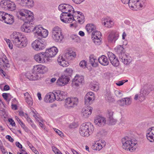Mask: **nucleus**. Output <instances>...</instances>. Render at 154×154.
<instances>
[{
	"mask_svg": "<svg viewBox=\"0 0 154 154\" xmlns=\"http://www.w3.org/2000/svg\"><path fill=\"white\" fill-rule=\"evenodd\" d=\"M95 35L98 36V35L101 36V33L99 31H94L92 33V35Z\"/></svg>",
	"mask_w": 154,
	"mask_h": 154,
	"instance_id": "nucleus-62",
	"label": "nucleus"
},
{
	"mask_svg": "<svg viewBox=\"0 0 154 154\" xmlns=\"http://www.w3.org/2000/svg\"><path fill=\"white\" fill-rule=\"evenodd\" d=\"M33 70L34 72L44 73L48 71V69L45 66L39 64L33 66Z\"/></svg>",
	"mask_w": 154,
	"mask_h": 154,
	"instance_id": "nucleus-19",
	"label": "nucleus"
},
{
	"mask_svg": "<svg viewBox=\"0 0 154 154\" xmlns=\"http://www.w3.org/2000/svg\"><path fill=\"white\" fill-rule=\"evenodd\" d=\"M51 37L54 42H61L64 38L62 29L58 26L53 27L51 30Z\"/></svg>",
	"mask_w": 154,
	"mask_h": 154,
	"instance_id": "nucleus-6",
	"label": "nucleus"
},
{
	"mask_svg": "<svg viewBox=\"0 0 154 154\" xmlns=\"http://www.w3.org/2000/svg\"><path fill=\"white\" fill-rule=\"evenodd\" d=\"M53 129L54 131L56 132V133L59 135L61 137L63 136V133L61 131L56 128H54Z\"/></svg>",
	"mask_w": 154,
	"mask_h": 154,
	"instance_id": "nucleus-58",
	"label": "nucleus"
},
{
	"mask_svg": "<svg viewBox=\"0 0 154 154\" xmlns=\"http://www.w3.org/2000/svg\"><path fill=\"white\" fill-rule=\"evenodd\" d=\"M54 94L55 95V99L57 100L62 101L66 97V93L63 91H57L54 92Z\"/></svg>",
	"mask_w": 154,
	"mask_h": 154,
	"instance_id": "nucleus-22",
	"label": "nucleus"
},
{
	"mask_svg": "<svg viewBox=\"0 0 154 154\" xmlns=\"http://www.w3.org/2000/svg\"><path fill=\"white\" fill-rule=\"evenodd\" d=\"M98 61L103 66H107L109 63L107 58L103 55H102L98 59Z\"/></svg>",
	"mask_w": 154,
	"mask_h": 154,
	"instance_id": "nucleus-35",
	"label": "nucleus"
},
{
	"mask_svg": "<svg viewBox=\"0 0 154 154\" xmlns=\"http://www.w3.org/2000/svg\"><path fill=\"white\" fill-rule=\"evenodd\" d=\"M27 121L29 124L32 123L33 121L29 117L28 115H25V117Z\"/></svg>",
	"mask_w": 154,
	"mask_h": 154,
	"instance_id": "nucleus-63",
	"label": "nucleus"
},
{
	"mask_svg": "<svg viewBox=\"0 0 154 154\" xmlns=\"http://www.w3.org/2000/svg\"><path fill=\"white\" fill-rule=\"evenodd\" d=\"M77 125L75 122H72L71 123L69 126V127L70 128H74L77 127Z\"/></svg>",
	"mask_w": 154,
	"mask_h": 154,
	"instance_id": "nucleus-64",
	"label": "nucleus"
},
{
	"mask_svg": "<svg viewBox=\"0 0 154 154\" xmlns=\"http://www.w3.org/2000/svg\"><path fill=\"white\" fill-rule=\"evenodd\" d=\"M93 42L96 45H99L100 44L101 42V38L98 39H92Z\"/></svg>",
	"mask_w": 154,
	"mask_h": 154,
	"instance_id": "nucleus-56",
	"label": "nucleus"
},
{
	"mask_svg": "<svg viewBox=\"0 0 154 154\" xmlns=\"http://www.w3.org/2000/svg\"><path fill=\"white\" fill-rule=\"evenodd\" d=\"M94 130V127L91 123L87 122L82 124L80 127L79 132L82 137H88Z\"/></svg>",
	"mask_w": 154,
	"mask_h": 154,
	"instance_id": "nucleus-4",
	"label": "nucleus"
},
{
	"mask_svg": "<svg viewBox=\"0 0 154 154\" xmlns=\"http://www.w3.org/2000/svg\"><path fill=\"white\" fill-rule=\"evenodd\" d=\"M120 105L122 106L130 105L131 103V100L129 97H126L122 98L121 100Z\"/></svg>",
	"mask_w": 154,
	"mask_h": 154,
	"instance_id": "nucleus-36",
	"label": "nucleus"
},
{
	"mask_svg": "<svg viewBox=\"0 0 154 154\" xmlns=\"http://www.w3.org/2000/svg\"><path fill=\"white\" fill-rule=\"evenodd\" d=\"M107 55L110 62L112 60L116 57L114 54L111 52H109L107 53Z\"/></svg>",
	"mask_w": 154,
	"mask_h": 154,
	"instance_id": "nucleus-50",
	"label": "nucleus"
},
{
	"mask_svg": "<svg viewBox=\"0 0 154 154\" xmlns=\"http://www.w3.org/2000/svg\"><path fill=\"white\" fill-rule=\"evenodd\" d=\"M5 40L6 42L7 43L8 45V46L10 49H12L13 47V44H12L11 41L9 39H7L6 38H5Z\"/></svg>",
	"mask_w": 154,
	"mask_h": 154,
	"instance_id": "nucleus-51",
	"label": "nucleus"
},
{
	"mask_svg": "<svg viewBox=\"0 0 154 154\" xmlns=\"http://www.w3.org/2000/svg\"><path fill=\"white\" fill-rule=\"evenodd\" d=\"M85 29L87 32L89 33L93 31H95L96 29V27L93 24H88L86 25Z\"/></svg>",
	"mask_w": 154,
	"mask_h": 154,
	"instance_id": "nucleus-38",
	"label": "nucleus"
},
{
	"mask_svg": "<svg viewBox=\"0 0 154 154\" xmlns=\"http://www.w3.org/2000/svg\"><path fill=\"white\" fill-rule=\"evenodd\" d=\"M26 76L29 80H35L38 79L37 75L34 73H33L32 74L27 73L26 74Z\"/></svg>",
	"mask_w": 154,
	"mask_h": 154,
	"instance_id": "nucleus-42",
	"label": "nucleus"
},
{
	"mask_svg": "<svg viewBox=\"0 0 154 154\" xmlns=\"http://www.w3.org/2000/svg\"><path fill=\"white\" fill-rule=\"evenodd\" d=\"M138 95L139 97V101L142 102L145 100V96L142 93H141V91H140V93Z\"/></svg>",
	"mask_w": 154,
	"mask_h": 154,
	"instance_id": "nucleus-54",
	"label": "nucleus"
},
{
	"mask_svg": "<svg viewBox=\"0 0 154 154\" xmlns=\"http://www.w3.org/2000/svg\"><path fill=\"white\" fill-rule=\"evenodd\" d=\"M3 54L2 60L4 63V64L3 65V66L7 67H10V65L8 63V61L7 59L6 56L4 54Z\"/></svg>",
	"mask_w": 154,
	"mask_h": 154,
	"instance_id": "nucleus-41",
	"label": "nucleus"
},
{
	"mask_svg": "<svg viewBox=\"0 0 154 154\" xmlns=\"http://www.w3.org/2000/svg\"><path fill=\"white\" fill-rule=\"evenodd\" d=\"M105 98L106 100L109 102L113 101V98H112L110 92L108 91L105 95Z\"/></svg>",
	"mask_w": 154,
	"mask_h": 154,
	"instance_id": "nucleus-45",
	"label": "nucleus"
},
{
	"mask_svg": "<svg viewBox=\"0 0 154 154\" xmlns=\"http://www.w3.org/2000/svg\"><path fill=\"white\" fill-rule=\"evenodd\" d=\"M55 95L54 93L50 92L47 93L45 97L44 101L47 103L53 102L56 100Z\"/></svg>",
	"mask_w": 154,
	"mask_h": 154,
	"instance_id": "nucleus-24",
	"label": "nucleus"
},
{
	"mask_svg": "<svg viewBox=\"0 0 154 154\" xmlns=\"http://www.w3.org/2000/svg\"><path fill=\"white\" fill-rule=\"evenodd\" d=\"M20 7L31 9L35 6L34 0H15Z\"/></svg>",
	"mask_w": 154,
	"mask_h": 154,
	"instance_id": "nucleus-7",
	"label": "nucleus"
},
{
	"mask_svg": "<svg viewBox=\"0 0 154 154\" xmlns=\"http://www.w3.org/2000/svg\"><path fill=\"white\" fill-rule=\"evenodd\" d=\"M71 38L74 42H78L80 41L79 37L76 35H72Z\"/></svg>",
	"mask_w": 154,
	"mask_h": 154,
	"instance_id": "nucleus-48",
	"label": "nucleus"
},
{
	"mask_svg": "<svg viewBox=\"0 0 154 154\" xmlns=\"http://www.w3.org/2000/svg\"><path fill=\"white\" fill-rule=\"evenodd\" d=\"M0 5L3 8H7L11 11L15 10L16 7L14 2L10 0L2 1L0 3Z\"/></svg>",
	"mask_w": 154,
	"mask_h": 154,
	"instance_id": "nucleus-12",
	"label": "nucleus"
},
{
	"mask_svg": "<svg viewBox=\"0 0 154 154\" xmlns=\"http://www.w3.org/2000/svg\"><path fill=\"white\" fill-rule=\"evenodd\" d=\"M72 72L73 70L71 68H67L63 72L64 74L68 76L71 75L72 74Z\"/></svg>",
	"mask_w": 154,
	"mask_h": 154,
	"instance_id": "nucleus-47",
	"label": "nucleus"
},
{
	"mask_svg": "<svg viewBox=\"0 0 154 154\" xmlns=\"http://www.w3.org/2000/svg\"><path fill=\"white\" fill-rule=\"evenodd\" d=\"M119 57L120 60L126 65L129 64L132 61L131 57L129 55L125 53L119 54Z\"/></svg>",
	"mask_w": 154,
	"mask_h": 154,
	"instance_id": "nucleus-20",
	"label": "nucleus"
},
{
	"mask_svg": "<svg viewBox=\"0 0 154 154\" xmlns=\"http://www.w3.org/2000/svg\"><path fill=\"white\" fill-rule=\"evenodd\" d=\"M115 51L119 54V55L121 54L125 53L124 52V48L122 46L118 45L114 48Z\"/></svg>",
	"mask_w": 154,
	"mask_h": 154,
	"instance_id": "nucleus-40",
	"label": "nucleus"
},
{
	"mask_svg": "<svg viewBox=\"0 0 154 154\" xmlns=\"http://www.w3.org/2000/svg\"><path fill=\"white\" fill-rule=\"evenodd\" d=\"M78 103V99L77 98H68L65 100V106L66 107L70 109L76 106Z\"/></svg>",
	"mask_w": 154,
	"mask_h": 154,
	"instance_id": "nucleus-11",
	"label": "nucleus"
},
{
	"mask_svg": "<svg viewBox=\"0 0 154 154\" xmlns=\"http://www.w3.org/2000/svg\"><path fill=\"white\" fill-rule=\"evenodd\" d=\"M58 51V49L55 47L53 46L46 49L45 52L50 62L51 59L54 57L57 54Z\"/></svg>",
	"mask_w": 154,
	"mask_h": 154,
	"instance_id": "nucleus-13",
	"label": "nucleus"
},
{
	"mask_svg": "<svg viewBox=\"0 0 154 154\" xmlns=\"http://www.w3.org/2000/svg\"><path fill=\"white\" fill-rule=\"evenodd\" d=\"M106 122L105 118L102 116H97L94 119V122L96 125L98 126L104 125L105 124Z\"/></svg>",
	"mask_w": 154,
	"mask_h": 154,
	"instance_id": "nucleus-26",
	"label": "nucleus"
},
{
	"mask_svg": "<svg viewBox=\"0 0 154 154\" xmlns=\"http://www.w3.org/2000/svg\"><path fill=\"white\" fill-rule=\"evenodd\" d=\"M24 95L26 103L29 106H32L33 104V100L29 93L26 92L24 94Z\"/></svg>",
	"mask_w": 154,
	"mask_h": 154,
	"instance_id": "nucleus-33",
	"label": "nucleus"
},
{
	"mask_svg": "<svg viewBox=\"0 0 154 154\" xmlns=\"http://www.w3.org/2000/svg\"><path fill=\"white\" fill-rule=\"evenodd\" d=\"M32 48L35 50L39 51L45 48V45L40 40L36 39L31 44Z\"/></svg>",
	"mask_w": 154,
	"mask_h": 154,
	"instance_id": "nucleus-14",
	"label": "nucleus"
},
{
	"mask_svg": "<svg viewBox=\"0 0 154 154\" xmlns=\"http://www.w3.org/2000/svg\"><path fill=\"white\" fill-rule=\"evenodd\" d=\"M95 99V94L92 92H88L85 97L84 101L86 105L91 104Z\"/></svg>",
	"mask_w": 154,
	"mask_h": 154,
	"instance_id": "nucleus-18",
	"label": "nucleus"
},
{
	"mask_svg": "<svg viewBox=\"0 0 154 154\" xmlns=\"http://www.w3.org/2000/svg\"><path fill=\"white\" fill-rule=\"evenodd\" d=\"M4 21L5 23L9 25H11L14 22V17L7 13Z\"/></svg>",
	"mask_w": 154,
	"mask_h": 154,
	"instance_id": "nucleus-31",
	"label": "nucleus"
},
{
	"mask_svg": "<svg viewBox=\"0 0 154 154\" xmlns=\"http://www.w3.org/2000/svg\"><path fill=\"white\" fill-rule=\"evenodd\" d=\"M34 114L33 115V117L36 120L38 121H39L40 120V119H42L41 118H40L39 117V115L38 114L34 112Z\"/></svg>",
	"mask_w": 154,
	"mask_h": 154,
	"instance_id": "nucleus-60",
	"label": "nucleus"
},
{
	"mask_svg": "<svg viewBox=\"0 0 154 154\" xmlns=\"http://www.w3.org/2000/svg\"><path fill=\"white\" fill-rule=\"evenodd\" d=\"M91 89L94 91H97L98 90L99 87L98 83L96 81H94L91 82L90 85Z\"/></svg>",
	"mask_w": 154,
	"mask_h": 154,
	"instance_id": "nucleus-39",
	"label": "nucleus"
},
{
	"mask_svg": "<svg viewBox=\"0 0 154 154\" xmlns=\"http://www.w3.org/2000/svg\"><path fill=\"white\" fill-rule=\"evenodd\" d=\"M76 56V54L75 52L72 51H68L65 54V56L67 59L69 60L74 59Z\"/></svg>",
	"mask_w": 154,
	"mask_h": 154,
	"instance_id": "nucleus-34",
	"label": "nucleus"
},
{
	"mask_svg": "<svg viewBox=\"0 0 154 154\" xmlns=\"http://www.w3.org/2000/svg\"><path fill=\"white\" fill-rule=\"evenodd\" d=\"M7 13L3 11H0V20H4Z\"/></svg>",
	"mask_w": 154,
	"mask_h": 154,
	"instance_id": "nucleus-52",
	"label": "nucleus"
},
{
	"mask_svg": "<svg viewBox=\"0 0 154 154\" xmlns=\"http://www.w3.org/2000/svg\"><path fill=\"white\" fill-rule=\"evenodd\" d=\"M119 36V35L118 33L111 32L108 36V40L110 42L115 43L118 39Z\"/></svg>",
	"mask_w": 154,
	"mask_h": 154,
	"instance_id": "nucleus-29",
	"label": "nucleus"
},
{
	"mask_svg": "<svg viewBox=\"0 0 154 154\" xmlns=\"http://www.w3.org/2000/svg\"><path fill=\"white\" fill-rule=\"evenodd\" d=\"M97 59L94 55H91L89 57V62L92 66L96 67L98 65Z\"/></svg>",
	"mask_w": 154,
	"mask_h": 154,
	"instance_id": "nucleus-32",
	"label": "nucleus"
},
{
	"mask_svg": "<svg viewBox=\"0 0 154 154\" xmlns=\"http://www.w3.org/2000/svg\"><path fill=\"white\" fill-rule=\"evenodd\" d=\"M42 29H43V27L41 26L38 25L34 28L33 32L35 36H40V35H42L41 32V30H42Z\"/></svg>",
	"mask_w": 154,
	"mask_h": 154,
	"instance_id": "nucleus-37",
	"label": "nucleus"
},
{
	"mask_svg": "<svg viewBox=\"0 0 154 154\" xmlns=\"http://www.w3.org/2000/svg\"><path fill=\"white\" fill-rule=\"evenodd\" d=\"M42 30H41V34H42V35H40V37L45 38L48 36V31L47 30L43 28V29Z\"/></svg>",
	"mask_w": 154,
	"mask_h": 154,
	"instance_id": "nucleus-46",
	"label": "nucleus"
},
{
	"mask_svg": "<svg viewBox=\"0 0 154 154\" xmlns=\"http://www.w3.org/2000/svg\"><path fill=\"white\" fill-rule=\"evenodd\" d=\"M128 81V80L125 81L123 80L118 82L116 83V84L118 86H120L122 85Z\"/></svg>",
	"mask_w": 154,
	"mask_h": 154,
	"instance_id": "nucleus-59",
	"label": "nucleus"
},
{
	"mask_svg": "<svg viewBox=\"0 0 154 154\" xmlns=\"http://www.w3.org/2000/svg\"><path fill=\"white\" fill-rule=\"evenodd\" d=\"M17 16L18 19L25 22H29L34 19L33 13L27 9L23 8L18 10L17 12Z\"/></svg>",
	"mask_w": 154,
	"mask_h": 154,
	"instance_id": "nucleus-2",
	"label": "nucleus"
},
{
	"mask_svg": "<svg viewBox=\"0 0 154 154\" xmlns=\"http://www.w3.org/2000/svg\"><path fill=\"white\" fill-rule=\"evenodd\" d=\"M3 98L8 102H9L13 97L9 93H4L2 94Z\"/></svg>",
	"mask_w": 154,
	"mask_h": 154,
	"instance_id": "nucleus-44",
	"label": "nucleus"
},
{
	"mask_svg": "<svg viewBox=\"0 0 154 154\" xmlns=\"http://www.w3.org/2000/svg\"><path fill=\"white\" fill-rule=\"evenodd\" d=\"M80 66L83 68H85L87 66V62L85 60H83L81 61L79 63Z\"/></svg>",
	"mask_w": 154,
	"mask_h": 154,
	"instance_id": "nucleus-53",
	"label": "nucleus"
},
{
	"mask_svg": "<svg viewBox=\"0 0 154 154\" xmlns=\"http://www.w3.org/2000/svg\"><path fill=\"white\" fill-rule=\"evenodd\" d=\"M58 9L62 12L61 14H65L69 13H74V8L71 5L67 4H61L58 7Z\"/></svg>",
	"mask_w": 154,
	"mask_h": 154,
	"instance_id": "nucleus-9",
	"label": "nucleus"
},
{
	"mask_svg": "<svg viewBox=\"0 0 154 154\" xmlns=\"http://www.w3.org/2000/svg\"><path fill=\"white\" fill-rule=\"evenodd\" d=\"M93 108L90 106L83 108L82 110V115L85 118H88L92 112Z\"/></svg>",
	"mask_w": 154,
	"mask_h": 154,
	"instance_id": "nucleus-23",
	"label": "nucleus"
},
{
	"mask_svg": "<svg viewBox=\"0 0 154 154\" xmlns=\"http://www.w3.org/2000/svg\"><path fill=\"white\" fill-rule=\"evenodd\" d=\"M52 150L56 154H62L60 151L55 147H52Z\"/></svg>",
	"mask_w": 154,
	"mask_h": 154,
	"instance_id": "nucleus-57",
	"label": "nucleus"
},
{
	"mask_svg": "<svg viewBox=\"0 0 154 154\" xmlns=\"http://www.w3.org/2000/svg\"><path fill=\"white\" fill-rule=\"evenodd\" d=\"M11 38L13 45L19 48H25L28 44L26 37L19 32H14L11 35Z\"/></svg>",
	"mask_w": 154,
	"mask_h": 154,
	"instance_id": "nucleus-1",
	"label": "nucleus"
},
{
	"mask_svg": "<svg viewBox=\"0 0 154 154\" xmlns=\"http://www.w3.org/2000/svg\"><path fill=\"white\" fill-rule=\"evenodd\" d=\"M140 91L141 93H142L145 97L149 94L150 91L146 86L143 87L141 88Z\"/></svg>",
	"mask_w": 154,
	"mask_h": 154,
	"instance_id": "nucleus-43",
	"label": "nucleus"
},
{
	"mask_svg": "<svg viewBox=\"0 0 154 154\" xmlns=\"http://www.w3.org/2000/svg\"><path fill=\"white\" fill-rule=\"evenodd\" d=\"M34 59L36 62L39 63H46L50 62L45 52L36 54L34 56Z\"/></svg>",
	"mask_w": 154,
	"mask_h": 154,
	"instance_id": "nucleus-8",
	"label": "nucleus"
},
{
	"mask_svg": "<svg viewBox=\"0 0 154 154\" xmlns=\"http://www.w3.org/2000/svg\"><path fill=\"white\" fill-rule=\"evenodd\" d=\"M101 23L103 25L108 28H112L115 23L113 19L108 17L103 18L101 20Z\"/></svg>",
	"mask_w": 154,
	"mask_h": 154,
	"instance_id": "nucleus-16",
	"label": "nucleus"
},
{
	"mask_svg": "<svg viewBox=\"0 0 154 154\" xmlns=\"http://www.w3.org/2000/svg\"><path fill=\"white\" fill-rule=\"evenodd\" d=\"M63 56L60 55L57 59V61L59 64L63 67H67L69 65L68 61L66 60Z\"/></svg>",
	"mask_w": 154,
	"mask_h": 154,
	"instance_id": "nucleus-27",
	"label": "nucleus"
},
{
	"mask_svg": "<svg viewBox=\"0 0 154 154\" xmlns=\"http://www.w3.org/2000/svg\"><path fill=\"white\" fill-rule=\"evenodd\" d=\"M33 27L30 25V23L26 22L21 27V29L23 32L29 33L32 31H33Z\"/></svg>",
	"mask_w": 154,
	"mask_h": 154,
	"instance_id": "nucleus-28",
	"label": "nucleus"
},
{
	"mask_svg": "<svg viewBox=\"0 0 154 154\" xmlns=\"http://www.w3.org/2000/svg\"><path fill=\"white\" fill-rule=\"evenodd\" d=\"M122 142L123 148L126 150L132 152L135 150L137 144V141L136 140L126 137L122 138Z\"/></svg>",
	"mask_w": 154,
	"mask_h": 154,
	"instance_id": "nucleus-3",
	"label": "nucleus"
},
{
	"mask_svg": "<svg viewBox=\"0 0 154 154\" xmlns=\"http://www.w3.org/2000/svg\"><path fill=\"white\" fill-rule=\"evenodd\" d=\"M124 4H128L130 8L133 10L140 9L144 5V0H121Z\"/></svg>",
	"mask_w": 154,
	"mask_h": 154,
	"instance_id": "nucleus-5",
	"label": "nucleus"
},
{
	"mask_svg": "<svg viewBox=\"0 0 154 154\" xmlns=\"http://www.w3.org/2000/svg\"><path fill=\"white\" fill-rule=\"evenodd\" d=\"M106 143L103 140H98L93 143L92 148L94 150H100L105 145Z\"/></svg>",
	"mask_w": 154,
	"mask_h": 154,
	"instance_id": "nucleus-21",
	"label": "nucleus"
},
{
	"mask_svg": "<svg viewBox=\"0 0 154 154\" xmlns=\"http://www.w3.org/2000/svg\"><path fill=\"white\" fill-rule=\"evenodd\" d=\"M146 137L150 142L154 141V128H149L146 131Z\"/></svg>",
	"mask_w": 154,
	"mask_h": 154,
	"instance_id": "nucleus-25",
	"label": "nucleus"
},
{
	"mask_svg": "<svg viewBox=\"0 0 154 154\" xmlns=\"http://www.w3.org/2000/svg\"><path fill=\"white\" fill-rule=\"evenodd\" d=\"M70 81V79L68 76L65 74L62 75L58 79L57 84L60 86H63L68 84Z\"/></svg>",
	"mask_w": 154,
	"mask_h": 154,
	"instance_id": "nucleus-15",
	"label": "nucleus"
},
{
	"mask_svg": "<svg viewBox=\"0 0 154 154\" xmlns=\"http://www.w3.org/2000/svg\"><path fill=\"white\" fill-rule=\"evenodd\" d=\"M60 18L61 21L65 23H70L75 20L76 17L74 13H69L65 14H61Z\"/></svg>",
	"mask_w": 154,
	"mask_h": 154,
	"instance_id": "nucleus-10",
	"label": "nucleus"
},
{
	"mask_svg": "<svg viewBox=\"0 0 154 154\" xmlns=\"http://www.w3.org/2000/svg\"><path fill=\"white\" fill-rule=\"evenodd\" d=\"M0 149L2 154H8L7 151L3 146L0 148Z\"/></svg>",
	"mask_w": 154,
	"mask_h": 154,
	"instance_id": "nucleus-61",
	"label": "nucleus"
},
{
	"mask_svg": "<svg viewBox=\"0 0 154 154\" xmlns=\"http://www.w3.org/2000/svg\"><path fill=\"white\" fill-rule=\"evenodd\" d=\"M77 20L81 24L84 22V17L83 14L79 11H75L74 13Z\"/></svg>",
	"mask_w": 154,
	"mask_h": 154,
	"instance_id": "nucleus-30",
	"label": "nucleus"
},
{
	"mask_svg": "<svg viewBox=\"0 0 154 154\" xmlns=\"http://www.w3.org/2000/svg\"><path fill=\"white\" fill-rule=\"evenodd\" d=\"M84 82V77L82 75L77 74L72 80V85L73 87H77L81 85Z\"/></svg>",
	"mask_w": 154,
	"mask_h": 154,
	"instance_id": "nucleus-17",
	"label": "nucleus"
},
{
	"mask_svg": "<svg viewBox=\"0 0 154 154\" xmlns=\"http://www.w3.org/2000/svg\"><path fill=\"white\" fill-rule=\"evenodd\" d=\"M111 63L114 66H118L119 64V62L117 58L116 57L112 60L110 61Z\"/></svg>",
	"mask_w": 154,
	"mask_h": 154,
	"instance_id": "nucleus-49",
	"label": "nucleus"
},
{
	"mask_svg": "<svg viewBox=\"0 0 154 154\" xmlns=\"http://www.w3.org/2000/svg\"><path fill=\"white\" fill-rule=\"evenodd\" d=\"M115 95L117 97H120L123 96V94L120 91L116 90L114 92Z\"/></svg>",
	"mask_w": 154,
	"mask_h": 154,
	"instance_id": "nucleus-55",
	"label": "nucleus"
}]
</instances>
